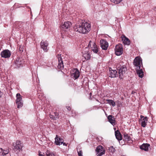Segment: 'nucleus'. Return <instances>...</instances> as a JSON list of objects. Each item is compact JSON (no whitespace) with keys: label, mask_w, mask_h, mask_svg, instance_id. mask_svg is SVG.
Listing matches in <instances>:
<instances>
[{"label":"nucleus","mask_w":156,"mask_h":156,"mask_svg":"<svg viewBox=\"0 0 156 156\" xmlns=\"http://www.w3.org/2000/svg\"><path fill=\"white\" fill-rule=\"evenodd\" d=\"M55 143L57 145H60L62 144L64 142V140L62 138L59 137L57 135H56L55 138Z\"/></svg>","instance_id":"nucleus-16"},{"label":"nucleus","mask_w":156,"mask_h":156,"mask_svg":"<svg viewBox=\"0 0 156 156\" xmlns=\"http://www.w3.org/2000/svg\"><path fill=\"white\" fill-rule=\"evenodd\" d=\"M136 69L137 74L139 77L141 78H142L144 76V73L142 69Z\"/></svg>","instance_id":"nucleus-23"},{"label":"nucleus","mask_w":156,"mask_h":156,"mask_svg":"<svg viewBox=\"0 0 156 156\" xmlns=\"http://www.w3.org/2000/svg\"><path fill=\"white\" fill-rule=\"evenodd\" d=\"M115 135L116 138L118 140H122V136L119 130H117L115 131Z\"/></svg>","instance_id":"nucleus-21"},{"label":"nucleus","mask_w":156,"mask_h":156,"mask_svg":"<svg viewBox=\"0 0 156 156\" xmlns=\"http://www.w3.org/2000/svg\"><path fill=\"white\" fill-rule=\"evenodd\" d=\"M55 120H56L59 118L58 114L57 112L54 113Z\"/></svg>","instance_id":"nucleus-32"},{"label":"nucleus","mask_w":156,"mask_h":156,"mask_svg":"<svg viewBox=\"0 0 156 156\" xmlns=\"http://www.w3.org/2000/svg\"><path fill=\"white\" fill-rule=\"evenodd\" d=\"M111 1L112 2L116 4H118L122 2V0H111Z\"/></svg>","instance_id":"nucleus-31"},{"label":"nucleus","mask_w":156,"mask_h":156,"mask_svg":"<svg viewBox=\"0 0 156 156\" xmlns=\"http://www.w3.org/2000/svg\"><path fill=\"white\" fill-rule=\"evenodd\" d=\"M122 40L123 41V43L125 44L129 45L130 44V41L129 39L126 37L125 36H123L122 37Z\"/></svg>","instance_id":"nucleus-24"},{"label":"nucleus","mask_w":156,"mask_h":156,"mask_svg":"<svg viewBox=\"0 0 156 156\" xmlns=\"http://www.w3.org/2000/svg\"><path fill=\"white\" fill-rule=\"evenodd\" d=\"M115 53L117 56L122 55L123 53L122 45L121 44H119L116 45L115 48Z\"/></svg>","instance_id":"nucleus-6"},{"label":"nucleus","mask_w":156,"mask_h":156,"mask_svg":"<svg viewBox=\"0 0 156 156\" xmlns=\"http://www.w3.org/2000/svg\"><path fill=\"white\" fill-rule=\"evenodd\" d=\"M72 25L71 22L69 21L65 22L61 26V29L64 31H67L70 27Z\"/></svg>","instance_id":"nucleus-7"},{"label":"nucleus","mask_w":156,"mask_h":156,"mask_svg":"<svg viewBox=\"0 0 156 156\" xmlns=\"http://www.w3.org/2000/svg\"><path fill=\"white\" fill-rule=\"evenodd\" d=\"M74 29L76 31L80 33L86 34L90 29V24L83 20H80L78 23L76 24Z\"/></svg>","instance_id":"nucleus-1"},{"label":"nucleus","mask_w":156,"mask_h":156,"mask_svg":"<svg viewBox=\"0 0 156 156\" xmlns=\"http://www.w3.org/2000/svg\"><path fill=\"white\" fill-rule=\"evenodd\" d=\"M19 50L21 52H22L23 51V46H21L19 47Z\"/></svg>","instance_id":"nucleus-35"},{"label":"nucleus","mask_w":156,"mask_h":156,"mask_svg":"<svg viewBox=\"0 0 156 156\" xmlns=\"http://www.w3.org/2000/svg\"><path fill=\"white\" fill-rule=\"evenodd\" d=\"M101 47L104 50H106L108 46V44L107 41L105 39H101L100 42Z\"/></svg>","instance_id":"nucleus-10"},{"label":"nucleus","mask_w":156,"mask_h":156,"mask_svg":"<svg viewBox=\"0 0 156 156\" xmlns=\"http://www.w3.org/2000/svg\"><path fill=\"white\" fill-rule=\"evenodd\" d=\"M97 101H98V100H97Z\"/></svg>","instance_id":"nucleus-40"},{"label":"nucleus","mask_w":156,"mask_h":156,"mask_svg":"<svg viewBox=\"0 0 156 156\" xmlns=\"http://www.w3.org/2000/svg\"><path fill=\"white\" fill-rule=\"evenodd\" d=\"M149 146L150 145L149 144H144L140 147V148L142 150L147 151L148 150Z\"/></svg>","instance_id":"nucleus-22"},{"label":"nucleus","mask_w":156,"mask_h":156,"mask_svg":"<svg viewBox=\"0 0 156 156\" xmlns=\"http://www.w3.org/2000/svg\"><path fill=\"white\" fill-rule=\"evenodd\" d=\"M67 109L68 110L70 111L71 109V108L70 107H67Z\"/></svg>","instance_id":"nucleus-36"},{"label":"nucleus","mask_w":156,"mask_h":156,"mask_svg":"<svg viewBox=\"0 0 156 156\" xmlns=\"http://www.w3.org/2000/svg\"><path fill=\"white\" fill-rule=\"evenodd\" d=\"M9 152V150L8 149H3L0 148V155L4 156L8 155Z\"/></svg>","instance_id":"nucleus-19"},{"label":"nucleus","mask_w":156,"mask_h":156,"mask_svg":"<svg viewBox=\"0 0 156 156\" xmlns=\"http://www.w3.org/2000/svg\"><path fill=\"white\" fill-rule=\"evenodd\" d=\"M78 154L79 156H82V152L81 150L79 151H78Z\"/></svg>","instance_id":"nucleus-34"},{"label":"nucleus","mask_w":156,"mask_h":156,"mask_svg":"<svg viewBox=\"0 0 156 156\" xmlns=\"http://www.w3.org/2000/svg\"><path fill=\"white\" fill-rule=\"evenodd\" d=\"M106 101L108 102V104L112 105L113 107L115 106V102L112 100L107 99Z\"/></svg>","instance_id":"nucleus-26"},{"label":"nucleus","mask_w":156,"mask_h":156,"mask_svg":"<svg viewBox=\"0 0 156 156\" xmlns=\"http://www.w3.org/2000/svg\"><path fill=\"white\" fill-rule=\"evenodd\" d=\"M117 69L119 74V78L122 79L127 73V69L126 66L122 65V63H120L118 65Z\"/></svg>","instance_id":"nucleus-2"},{"label":"nucleus","mask_w":156,"mask_h":156,"mask_svg":"<svg viewBox=\"0 0 156 156\" xmlns=\"http://www.w3.org/2000/svg\"><path fill=\"white\" fill-rule=\"evenodd\" d=\"M96 44L94 41H90L89 42V44L88 45V48H92V47H93Z\"/></svg>","instance_id":"nucleus-27"},{"label":"nucleus","mask_w":156,"mask_h":156,"mask_svg":"<svg viewBox=\"0 0 156 156\" xmlns=\"http://www.w3.org/2000/svg\"><path fill=\"white\" fill-rule=\"evenodd\" d=\"M24 61L23 59L21 58H16L15 61V63L17 67H19L24 63Z\"/></svg>","instance_id":"nucleus-18"},{"label":"nucleus","mask_w":156,"mask_h":156,"mask_svg":"<svg viewBox=\"0 0 156 156\" xmlns=\"http://www.w3.org/2000/svg\"><path fill=\"white\" fill-rule=\"evenodd\" d=\"M58 67L61 69H63L64 68V65L61 56V55H58Z\"/></svg>","instance_id":"nucleus-17"},{"label":"nucleus","mask_w":156,"mask_h":156,"mask_svg":"<svg viewBox=\"0 0 156 156\" xmlns=\"http://www.w3.org/2000/svg\"><path fill=\"white\" fill-rule=\"evenodd\" d=\"M91 93H90V95H91Z\"/></svg>","instance_id":"nucleus-39"},{"label":"nucleus","mask_w":156,"mask_h":156,"mask_svg":"<svg viewBox=\"0 0 156 156\" xmlns=\"http://www.w3.org/2000/svg\"><path fill=\"white\" fill-rule=\"evenodd\" d=\"M2 94V92L0 91V97H1V94Z\"/></svg>","instance_id":"nucleus-38"},{"label":"nucleus","mask_w":156,"mask_h":156,"mask_svg":"<svg viewBox=\"0 0 156 156\" xmlns=\"http://www.w3.org/2000/svg\"><path fill=\"white\" fill-rule=\"evenodd\" d=\"M13 149L16 151H22V148L23 147V143L20 140H17L13 143Z\"/></svg>","instance_id":"nucleus-3"},{"label":"nucleus","mask_w":156,"mask_h":156,"mask_svg":"<svg viewBox=\"0 0 156 156\" xmlns=\"http://www.w3.org/2000/svg\"><path fill=\"white\" fill-rule=\"evenodd\" d=\"M39 156H55L54 154L52 153H51L49 151H47L45 154L44 153V154H39Z\"/></svg>","instance_id":"nucleus-25"},{"label":"nucleus","mask_w":156,"mask_h":156,"mask_svg":"<svg viewBox=\"0 0 156 156\" xmlns=\"http://www.w3.org/2000/svg\"><path fill=\"white\" fill-rule=\"evenodd\" d=\"M49 117L50 119H53V120H55V119L54 115L50 114L49 115Z\"/></svg>","instance_id":"nucleus-33"},{"label":"nucleus","mask_w":156,"mask_h":156,"mask_svg":"<svg viewBox=\"0 0 156 156\" xmlns=\"http://www.w3.org/2000/svg\"><path fill=\"white\" fill-rule=\"evenodd\" d=\"M71 76L74 79V80L77 79L79 76L80 73L79 71L76 69H75L72 70L71 73Z\"/></svg>","instance_id":"nucleus-13"},{"label":"nucleus","mask_w":156,"mask_h":156,"mask_svg":"<svg viewBox=\"0 0 156 156\" xmlns=\"http://www.w3.org/2000/svg\"><path fill=\"white\" fill-rule=\"evenodd\" d=\"M91 48L92 51L95 53H97L98 51V48L96 44L93 47H92Z\"/></svg>","instance_id":"nucleus-28"},{"label":"nucleus","mask_w":156,"mask_h":156,"mask_svg":"<svg viewBox=\"0 0 156 156\" xmlns=\"http://www.w3.org/2000/svg\"><path fill=\"white\" fill-rule=\"evenodd\" d=\"M97 155L98 156H101L104 154L105 152V150H104L103 147L101 146L97 147L96 150Z\"/></svg>","instance_id":"nucleus-11"},{"label":"nucleus","mask_w":156,"mask_h":156,"mask_svg":"<svg viewBox=\"0 0 156 156\" xmlns=\"http://www.w3.org/2000/svg\"><path fill=\"white\" fill-rule=\"evenodd\" d=\"M48 44L47 41H42L41 42V48L45 52H47L48 49Z\"/></svg>","instance_id":"nucleus-12"},{"label":"nucleus","mask_w":156,"mask_h":156,"mask_svg":"<svg viewBox=\"0 0 156 156\" xmlns=\"http://www.w3.org/2000/svg\"><path fill=\"white\" fill-rule=\"evenodd\" d=\"M0 55L2 58H8L10 56L11 52L8 49H5L1 52Z\"/></svg>","instance_id":"nucleus-9"},{"label":"nucleus","mask_w":156,"mask_h":156,"mask_svg":"<svg viewBox=\"0 0 156 156\" xmlns=\"http://www.w3.org/2000/svg\"><path fill=\"white\" fill-rule=\"evenodd\" d=\"M109 76L112 78L116 77L118 76L117 71L115 70H112L111 68H109Z\"/></svg>","instance_id":"nucleus-15"},{"label":"nucleus","mask_w":156,"mask_h":156,"mask_svg":"<svg viewBox=\"0 0 156 156\" xmlns=\"http://www.w3.org/2000/svg\"><path fill=\"white\" fill-rule=\"evenodd\" d=\"M140 117L141 118L140 122L141 125L142 127H144L146 126L148 121L147 117H144L142 115H141Z\"/></svg>","instance_id":"nucleus-14"},{"label":"nucleus","mask_w":156,"mask_h":156,"mask_svg":"<svg viewBox=\"0 0 156 156\" xmlns=\"http://www.w3.org/2000/svg\"><path fill=\"white\" fill-rule=\"evenodd\" d=\"M142 63V60L140 58L137 57L134 60L133 65L136 67V69H140L141 66V63Z\"/></svg>","instance_id":"nucleus-8"},{"label":"nucleus","mask_w":156,"mask_h":156,"mask_svg":"<svg viewBox=\"0 0 156 156\" xmlns=\"http://www.w3.org/2000/svg\"><path fill=\"white\" fill-rule=\"evenodd\" d=\"M124 138L125 139L128 141H129L131 139V138L129 136V135L127 134H124Z\"/></svg>","instance_id":"nucleus-29"},{"label":"nucleus","mask_w":156,"mask_h":156,"mask_svg":"<svg viewBox=\"0 0 156 156\" xmlns=\"http://www.w3.org/2000/svg\"><path fill=\"white\" fill-rule=\"evenodd\" d=\"M62 144H63V145L64 146H67V144L65 143H62Z\"/></svg>","instance_id":"nucleus-37"},{"label":"nucleus","mask_w":156,"mask_h":156,"mask_svg":"<svg viewBox=\"0 0 156 156\" xmlns=\"http://www.w3.org/2000/svg\"><path fill=\"white\" fill-rule=\"evenodd\" d=\"M109 122L113 126L115 125V118L112 115H109L108 117Z\"/></svg>","instance_id":"nucleus-20"},{"label":"nucleus","mask_w":156,"mask_h":156,"mask_svg":"<svg viewBox=\"0 0 156 156\" xmlns=\"http://www.w3.org/2000/svg\"><path fill=\"white\" fill-rule=\"evenodd\" d=\"M83 56L86 60H89L91 58L90 52L88 48H85L83 49L82 52Z\"/></svg>","instance_id":"nucleus-5"},{"label":"nucleus","mask_w":156,"mask_h":156,"mask_svg":"<svg viewBox=\"0 0 156 156\" xmlns=\"http://www.w3.org/2000/svg\"><path fill=\"white\" fill-rule=\"evenodd\" d=\"M108 150L110 152L113 153L115 151V149L113 146H111L109 147Z\"/></svg>","instance_id":"nucleus-30"},{"label":"nucleus","mask_w":156,"mask_h":156,"mask_svg":"<svg viewBox=\"0 0 156 156\" xmlns=\"http://www.w3.org/2000/svg\"><path fill=\"white\" fill-rule=\"evenodd\" d=\"M16 104L17 105V108H20L23 105V101L22 100V96L20 93L16 94Z\"/></svg>","instance_id":"nucleus-4"}]
</instances>
